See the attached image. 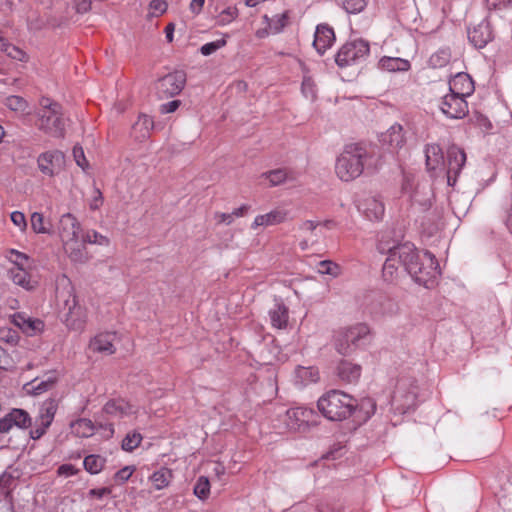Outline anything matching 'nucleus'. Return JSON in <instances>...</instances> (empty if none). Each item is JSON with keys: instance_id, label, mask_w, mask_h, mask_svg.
<instances>
[{"instance_id": "1", "label": "nucleus", "mask_w": 512, "mask_h": 512, "mask_svg": "<svg viewBox=\"0 0 512 512\" xmlns=\"http://www.w3.org/2000/svg\"><path fill=\"white\" fill-rule=\"evenodd\" d=\"M375 166L372 153L364 146L351 144L336 160L335 173L342 181L349 182L358 178L365 168Z\"/></svg>"}, {"instance_id": "2", "label": "nucleus", "mask_w": 512, "mask_h": 512, "mask_svg": "<svg viewBox=\"0 0 512 512\" xmlns=\"http://www.w3.org/2000/svg\"><path fill=\"white\" fill-rule=\"evenodd\" d=\"M35 125L50 137L63 138L65 136V119L62 106L50 98L42 97L36 112Z\"/></svg>"}, {"instance_id": "3", "label": "nucleus", "mask_w": 512, "mask_h": 512, "mask_svg": "<svg viewBox=\"0 0 512 512\" xmlns=\"http://www.w3.org/2000/svg\"><path fill=\"white\" fill-rule=\"evenodd\" d=\"M317 406L327 419L342 421L352 415L357 407V401L342 391L331 390L318 400Z\"/></svg>"}, {"instance_id": "4", "label": "nucleus", "mask_w": 512, "mask_h": 512, "mask_svg": "<svg viewBox=\"0 0 512 512\" xmlns=\"http://www.w3.org/2000/svg\"><path fill=\"white\" fill-rule=\"evenodd\" d=\"M371 333L370 327L365 323L340 327L334 331L333 346L338 353L348 355L352 353L362 341Z\"/></svg>"}, {"instance_id": "5", "label": "nucleus", "mask_w": 512, "mask_h": 512, "mask_svg": "<svg viewBox=\"0 0 512 512\" xmlns=\"http://www.w3.org/2000/svg\"><path fill=\"white\" fill-rule=\"evenodd\" d=\"M406 271L416 282L429 288L441 274L438 258H406Z\"/></svg>"}, {"instance_id": "6", "label": "nucleus", "mask_w": 512, "mask_h": 512, "mask_svg": "<svg viewBox=\"0 0 512 512\" xmlns=\"http://www.w3.org/2000/svg\"><path fill=\"white\" fill-rule=\"evenodd\" d=\"M368 42L358 39L345 43L337 52L335 62L340 68L358 64L369 54Z\"/></svg>"}, {"instance_id": "7", "label": "nucleus", "mask_w": 512, "mask_h": 512, "mask_svg": "<svg viewBox=\"0 0 512 512\" xmlns=\"http://www.w3.org/2000/svg\"><path fill=\"white\" fill-rule=\"evenodd\" d=\"M56 231L64 246H74L79 242L82 227L77 217L67 212L60 216Z\"/></svg>"}, {"instance_id": "8", "label": "nucleus", "mask_w": 512, "mask_h": 512, "mask_svg": "<svg viewBox=\"0 0 512 512\" xmlns=\"http://www.w3.org/2000/svg\"><path fill=\"white\" fill-rule=\"evenodd\" d=\"M445 175L449 186H454L457 178L466 163V154L458 146L448 148L445 158Z\"/></svg>"}, {"instance_id": "9", "label": "nucleus", "mask_w": 512, "mask_h": 512, "mask_svg": "<svg viewBox=\"0 0 512 512\" xmlns=\"http://www.w3.org/2000/svg\"><path fill=\"white\" fill-rule=\"evenodd\" d=\"M37 166L42 174L54 177L64 170L65 155L57 149L45 151L38 156Z\"/></svg>"}, {"instance_id": "10", "label": "nucleus", "mask_w": 512, "mask_h": 512, "mask_svg": "<svg viewBox=\"0 0 512 512\" xmlns=\"http://www.w3.org/2000/svg\"><path fill=\"white\" fill-rule=\"evenodd\" d=\"M286 416V425L289 429L295 431L305 430L307 427L315 425L318 418L313 409L306 407L291 408L287 411Z\"/></svg>"}, {"instance_id": "11", "label": "nucleus", "mask_w": 512, "mask_h": 512, "mask_svg": "<svg viewBox=\"0 0 512 512\" xmlns=\"http://www.w3.org/2000/svg\"><path fill=\"white\" fill-rule=\"evenodd\" d=\"M68 311L65 314L64 323L68 329L83 331L87 322V310L78 304L76 296L70 294L65 301Z\"/></svg>"}, {"instance_id": "12", "label": "nucleus", "mask_w": 512, "mask_h": 512, "mask_svg": "<svg viewBox=\"0 0 512 512\" xmlns=\"http://www.w3.org/2000/svg\"><path fill=\"white\" fill-rule=\"evenodd\" d=\"M439 108L446 117L451 119H462L469 112L466 98L451 92L442 97Z\"/></svg>"}, {"instance_id": "13", "label": "nucleus", "mask_w": 512, "mask_h": 512, "mask_svg": "<svg viewBox=\"0 0 512 512\" xmlns=\"http://www.w3.org/2000/svg\"><path fill=\"white\" fill-rule=\"evenodd\" d=\"M29 260L30 258H20V261L13 262L9 268L11 280L26 290L34 289L38 283L31 273Z\"/></svg>"}, {"instance_id": "14", "label": "nucleus", "mask_w": 512, "mask_h": 512, "mask_svg": "<svg viewBox=\"0 0 512 512\" xmlns=\"http://www.w3.org/2000/svg\"><path fill=\"white\" fill-rule=\"evenodd\" d=\"M186 83V73L182 70L174 71L159 79L157 91L161 97L178 95Z\"/></svg>"}, {"instance_id": "15", "label": "nucleus", "mask_w": 512, "mask_h": 512, "mask_svg": "<svg viewBox=\"0 0 512 512\" xmlns=\"http://www.w3.org/2000/svg\"><path fill=\"white\" fill-rule=\"evenodd\" d=\"M32 418L23 409L14 408L0 419V433L7 434L13 429L24 430L31 426Z\"/></svg>"}, {"instance_id": "16", "label": "nucleus", "mask_w": 512, "mask_h": 512, "mask_svg": "<svg viewBox=\"0 0 512 512\" xmlns=\"http://www.w3.org/2000/svg\"><path fill=\"white\" fill-rule=\"evenodd\" d=\"M424 152L427 171L434 178L444 177L446 162L442 148L438 144H427Z\"/></svg>"}, {"instance_id": "17", "label": "nucleus", "mask_w": 512, "mask_h": 512, "mask_svg": "<svg viewBox=\"0 0 512 512\" xmlns=\"http://www.w3.org/2000/svg\"><path fill=\"white\" fill-rule=\"evenodd\" d=\"M56 411L57 405L52 399L45 401L41 405L35 428L30 431L32 439H39L46 433V430L54 419Z\"/></svg>"}, {"instance_id": "18", "label": "nucleus", "mask_w": 512, "mask_h": 512, "mask_svg": "<svg viewBox=\"0 0 512 512\" xmlns=\"http://www.w3.org/2000/svg\"><path fill=\"white\" fill-rule=\"evenodd\" d=\"M415 245L411 242L398 243L389 234H382L378 251L389 256H411L415 251Z\"/></svg>"}, {"instance_id": "19", "label": "nucleus", "mask_w": 512, "mask_h": 512, "mask_svg": "<svg viewBox=\"0 0 512 512\" xmlns=\"http://www.w3.org/2000/svg\"><path fill=\"white\" fill-rule=\"evenodd\" d=\"M115 340L116 333L101 332L90 339L88 349L93 353L113 355L116 352Z\"/></svg>"}, {"instance_id": "20", "label": "nucleus", "mask_w": 512, "mask_h": 512, "mask_svg": "<svg viewBox=\"0 0 512 512\" xmlns=\"http://www.w3.org/2000/svg\"><path fill=\"white\" fill-rule=\"evenodd\" d=\"M358 210L370 221H381L385 214L383 201L376 196H367L357 205Z\"/></svg>"}, {"instance_id": "21", "label": "nucleus", "mask_w": 512, "mask_h": 512, "mask_svg": "<svg viewBox=\"0 0 512 512\" xmlns=\"http://www.w3.org/2000/svg\"><path fill=\"white\" fill-rule=\"evenodd\" d=\"M103 412L114 418H126L138 413V406L125 399H111L103 406Z\"/></svg>"}, {"instance_id": "22", "label": "nucleus", "mask_w": 512, "mask_h": 512, "mask_svg": "<svg viewBox=\"0 0 512 512\" xmlns=\"http://www.w3.org/2000/svg\"><path fill=\"white\" fill-rule=\"evenodd\" d=\"M11 322L22 330L28 336H34L44 330V322L37 318H32L25 313H15L11 316Z\"/></svg>"}, {"instance_id": "23", "label": "nucleus", "mask_w": 512, "mask_h": 512, "mask_svg": "<svg viewBox=\"0 0 512 512\" xmlns=\"http://www.w3.org/2000/svg\"><path fill=\"white\" fill-rule=\"evenodd\" d=\"M474 89V82L467 73H458L449 81V92L464 98L469 97Z\"/></svg>"}, {"instance_id": "24", "label": "nucleus", "mask_w": 512, "mask_h": 512, "mask_svg": "<svg viewBox=\"0 0 512 512\" xmlns=\"http://www.w3.org/2000/svg\"><path fill=\"white\" fill-rule=\"evenodd\" d=\"M287 218V212L283 209H273L266 214L257 215L252 224V230H258L260 227L274 226L283 223Z\"/></svg>"}, {"instance_id": "25", "label": "nucleus", "mask_w": 512, "mask_h": 512, "mask_svg": "<svg viewBox=\"0 0 512 512\" xmlns=\"http://www.w3.org/2000/svg\"><path fill=\"white\" fill-rule=\"evenodd\" d=\"M58 380L56 371H50L43 376V379H34L25 384L24 389L31 394L39 395L53 388Z\"/></svg>"}, {"instance_id": "26", "label": "nucleus", "mask_w": 512, "mask_h": 512, "mask_svg": "<svg viewBox=\"0 0 512 512\" xmlns=\"http://www.w3.org/2000/svg\"><path fill=\"white\" fill-rule=\"evenodd\" d=\"M335 40L334 30L328 25H318L316 28L313 45L319 54H324Z\"/></svg>"}, {"instance_id": "27", "label": "nucleus", "mask_w": 512, "mask_h": 512, "mask_svg": "<svg viewBox=\"0 0 512 512\" xmlns=\"http://www.w3.org/2000/svg\"><path fill=\"white\" fill-rule=\"evenodd\" d=\"M153 128L154 121L152 117L146 114H140L137 121L132 126L131 134L135 140L142 142L150 137Z\"/></svg>"}, {"instance_id": "28", "label": "nucleus", "mask_w": 512, "mask_h": 512, "mask_svg": "<svg viewBox=\"0 0 512 512\" xmlns=\"http://www.w3.org/2000/svg\"><path fill=\"white\" fill-rule=\"evenodd\" d=\"M468 38L475 47H484L493 38L489 24L484 21L479 23L468 31Z\"/></svg>"}, {"instance_id": "29", "label": "nucleus", "mask_w": 512, "mask_h": 512, "mask_svg": "<svg viewBox=\"0 0 512 512\" xmlns=\"http://www.w3.org/2000/svg\"><path fill=\"white\" fill-rule=\"evenodd\" d=\"M269 317L273 328L285 329L288 326L289 310L283 303H276L269 310Z\"/></svg>"}, {"instance_id": "30", "label": "nucleus", "mask_w": 512, "mask_h": 512, "mask_svg": "<svg viewBox=\"0 0 512 512\" xmlns=\"http://www.w3.org/2000/svg\"><path fill=\"white\" fill-rule=\"evenodd\" d=\"M382 142L388 144L393 150L401 148L405 143L403 127L400 124L392 125L382 135Z\"/></svg>"}, {"instance_id": "31", "label": "nucleus", "mask_w": 512, "mask_h": 512, "mask_svg": "<svg viewBox=\"0 0 512 512\" xmlns=\"http://www.w3.org/2000/svg\"><path fill=\"white\" fill-rule=\"evenodd\" d=\"M361 371L360 365L346 360L341 361L337 367L339 377L347 383L356 382L361 376Z\"/></svg>"}, {"instance_id": "32", "label": "nucleus", "mask_w": 512, "mask_h": 512, "mask_svg": "<svg viewBox=\"0 0 512 512\" xmlns=\"http://www.w3.org/2000/svg\"><path fill=\"white\" fill-rule=\"evenodd\" d=\"M319 379L318 369L315 367L298 366L294 372V382L299 386L316 383Z\"/></svg>"}, {"instance_id": "33", "label": "nucleus", "mask_w": 512, "mask_h": 512, "mask_svg": "<svg viewBox=\"0 0 512 512\" xmlns=\"http://www.w3.org/2000/svg\"><path fill=\"white\" fill-rule=\"evenodd\" d=\"M303 78L301 83V93L304 98L310 102H314L317 99V84L313 76L309 73L307 68L302 65Z\"/></svg>"}, {"instance_id": "34", "label": "nucleus", "mask_w": 512, "mask_h": 512, "mask_svg": "<svg viewBox=\"0 0 512 512\" xmlns=\"http://www.w3.org/2000/svg\"><path fill=\"white\" fill-rule=\"evenodd\" d=\"M173 479V472L167 467H161L155 471L149 480L156 490H162L168 487Z\"/></svg>"}, {"instance_id": "35", "label": "nucleus", "mask_w": 512, "mask_h": 512, "mask_svg": "<svg viewBox=\"0 0 512 512\" xmlns=\"http://www.w3.org/2000/svg\"><path fill=\"white\" fill-rule=\"evenodd\" d=\"M381 69L389 72L408 71L410 62L398 57H382L379 61Z\"/></svg>"}, {"instance_id": "36", "label": "nucleus", "mask_w": 512, "mask_h": 512, "mask_svg": "<svg viewBox=\"0 0 512 512\" xmlns=\"http://www.w3.org/2000/svg\"><path fill=\"white\" fill-rule=\"evenodd\" d=\"M70 427L74 435L82 438H88L95 433V425L86 418H80L72 422Z\"/></svg>"}, {"instance_id": "37", "label": "nucleus", "mask_w": 512, "mask_h": 512, "mask_svg": "<svg viewBox=\"0 0 512 512\" xmlns=\"http://www.w3.org/2000/svg\"><path fill=\"white\" fill-rule=\"evenodd\" d=\"M32 230L37 234H51L52 226L46 222L42 213L34 212L30 217Z\"/></svg>"}, {"instance_id": "38", "label": "nucleus", "mask_w": 512, "mask_h": 512, "mask_svg": "<svg viewBox=\"0 0 512 512\" xmlns=\"http://www.w3.org/2000/svg\"><path fill=\"white\" fill-rule=\"evenodd\" d=\"M105 463V458L94 454L86 456L83 461L85 470L91 474L100 473L103 470Z\"/></svg>"}, {"instance_id": "39", "label": "nucleus", "mask_w": 512, "mask_h": 512, "mask_svg": "<svg viewBox=\"0 0 512 512\" xmlns=\"http://www.w3.org/2000/svg\"><path fill=\"white\" fill-rule=\"evenodd\" d=\"M288 178V172L286 169L278 168L264 172L260 175V179L267 180L270 186H277L284 183Z\"/></svg>"}, {"instance_id": "40", "label": "nucleus", "mask_w": 512, "mask_h": 512, "mask_svg": "<svg viewBox=\"0 0 512 512\" xmlns=\"http://www.w3.org/2000/svg\"><path fill=\"white\" fill-rule=\"evenodd\" d=\"M401 258H386L383 265V277L386 281H393L398 273Z\"/></svg>"}, {"instance_id": "41", "label": "nucleus", "mask_w": 512, "mask_h": 512, "mask_svg": "<svg viewBox=\"0 0 512 512\" xmlns=\"http://www.w3.org/2000/svg\"><path fill=\"white\" fill-rule=\"evenodd\" d=\"M194 494L200 500H206L210 495V482L207 477L200 476L194 486Z\"/></svg>"}, {"instance_id": "42", "label": "nucleus", "mask_w": 512, "mask_h": 512, "mask_svg": "<svg viewBox=\"0 0 512 512\" xmlns=\"http://www.w3.org/2000/svg\"><path fill=\"white\" fill-rule=\"evenodd\" d=\"M82 240L84 243L97 244L99 246H108L110 244L108 237L98 233L95 230H88L82 236Z\"/></svg>"}, {"instance_id": "43", "label": "nucleus", "mask_w": 512, "mask_h": 512, "mask_svg": "<svg viewBox=\"0 0 512 512\" xmlns=\"http://www.w3.org/2000/svg\"><path fill=\"white\" fill-rule=\"evenodd\" d=\"M317 271L321 274H327L336 277L341 273V268L334 261L326 259L319 262L317 266Z\"/></svg>"}, {"instance_id": "44", "label": "nucleus", "mask_w": 512, "mask_h": 512, "mask_svg": "<svg viewBox=\"0 0 512 512\" xmlns=\"http://www.w3.org/2000/svg\"><path fill=\"white\" fill-rule=\"evenodd\" d=\"M142 435L138 432L128 433L122 441V449L127 452H132L142 442Z\"/></svg>"}, {"instance_id": "45", "label": "nucleus", "mask_w": 512, "mask_h": 512, "mask_svg": "<svg viewBox=\"0 0 512 512\" xmlns=\"http://www.w3.org/2000/svg\"><path fill=\"white\" fill-rule=\"evenodd\" d=\"M5 104L10 110L15 112H25L28 108L27 101L23 97L17 95L7 97Z\"/></svg>"}, {"instance_id": "46", "label": "nucleus", "mask_w": 512, "mask_h": 512, "mask_svg": "<svg viewBox=\"0 0 512 512\" xmlns=\"http://www.w3.org/2000/svg\"><path fill=\"white\" fill-rule=\"evenodd\" d=\"M238 16V10L235 7H228L223 10L217 17V24L226 26L234 21Z\"/></svg>"}, {"instance_id": "47", "label": "nucleus", "mask_w": 512, "mask_h": 512, "mask_svg": "<svg viewBox=\"0 0 512 512\" xmlns=\"http://www.w3.org/2000/svg\"><path fill=\"white\" fill-rule=\"evenodd\" d=\"M212 220L214 222L215 227L219 226H230L234 222V218L232 213H225L216 211L213 213Z\"/></svg>"}, {"instance_id": "48", "label": "nucleus", "mask_w": 512, "mask_h": 512, "mask_svg": "<svg viewBox=\"0 0 512 512\" xmlns=\"http://www.w3.org/2000/svg\"><path fill=\"white\" fill-rule=\"evenodd\" d=\"M226 43H227V41L224 38L218 39L213 42L206 43L201 46L200 52L204 56H209V55L213 54L214 52H216L218 49L224 47L226 45Z\"/></svg>"}, {"instance_id": "49", "label": "nucleus", "mask_w": 512, "mask_h": 512, "mask_svg": "<svg viewBox=\"0 0 512 512\" xmlns=\"http://www.w3.org/2000/svg\"><path fill=\"white\" fill-rule=\"evenodd\" d=\"M366 5L367 0H343V8L352 14L361 12Z\"/></svg>"}, {"instance_id": "50", "label": "nucleus", "mask_w": 512, "mask_h": 512, "mask_svg": "<svg viewBox=\"0 0 512 512\" xmlns=\"http://www.w3.org/2000/svg\"><path fill=\"white\" fill-rule=\"evenodd\" d=\"M168 8V4L165 0H152L149 4L150 14L153 17H159L163 15Z\"/></svg>"}, {"instance_id": "51", "label": "nucleus", "mask_w": 512, "mask_h": 512, "mask_svg": "<svg viewBox=\"0 0 512 512\" xmlns=\"http://www.w3.org/2000/svg\"><path fill=\"white\" fill-rule=\"evenodd\" d=\"M287 22L288 18L286 14L277 15L271 19L269 29L274 34L279 33L287 25Z\"/></svg>"}, {"instance_id": "52", "label": "nucleus", "mask_w": 512, "mask_h": 512, "mask_svg": "<svg viewBox=\"0 0 512 512\" xmlns=\"http://www.w3.org/2000/svg\"><path fill=\"white\" fill-rule=\"evenodd\" d=\"M343 506L338 501L322 502L318 506V512H343Z\"/></svg>"}, {"instance_id": "53", "label": "nucleus", "mask_w": 512, "mask_h": 512, "mask_svg": "<svg viewBox=\"0 0 512 512\" xmlns=\"http://www.w3.org/2000/svg\"><path fill=\"white\" fill-rule=\"evenodd\" d=\"M73 157L76 164L81 167L84 171L88 168L89 164L85 157L84 150L81 146H74Z\"/></svg>"}, {"instance_id": "54", "label": "nucleus", "mask_w": 512, "mask_h": 512, "mask_svg": "<svg viewBox=\"0 0 512 512\" xmlns=\"http://www.w3.org/2000/svg\"><path fill=\"white\" fill-rule=\"evenodd\" d=\"M11 221L15 226H17L22 232L27 228V221L24 213L20 211H14L11 213Z\"/></svg>"}, {"instance_id": "55", "label": "nucleus", "mask_w": 512, "mask_h": 512, "mask_svg": "<svg viewBox=\"0 0 512 512\" xmlns=\"http://www.w3.org/2000/svg\"><path fill=\"white\" fill-rule=\"evenodd\" d=\"M13 358L0 346V368L9 370L14 367Z\"/></svg>"}, {"instance_id": "56", "label": "nucleus", "mask_w": 512, "mask_h": 512, "mask_svg": "<svg viewBox=\"0 0 512 512\" xmlns=\"http://www.w3.org/2000/svg\"><path fill=\"white\" fill-rule=\"evenodd\" d=\"M135 471V468L132 467V466H126L122 469H120L116 474H115V480L116 481H119L121 483H124L126 482L134 473Z\"/></svg>"}, {"instance_id": "57", "label": "nucleus", "mask_w": 512, "mask_h": 512, "mask_svg": "<svg viewBox=\"0 0 512 512\" xmlns=\"http://www.w3.org/2000/svg\"><path fill=\"white\" fill-rule=\"evenodd\" d=\"M78 473V469L72 464H63L58 467L57 474L59 476H73Z\"/></svg>"}, {"instance_id": "58", "label": "nucleus", "mask_w": 512, "mask_h": 512, "mask_svg": "<svg viewBox=\"0 0 512 512\" xmlns=\"http://www.w3.org/2000/svg\"><path fill=\"white\" fill-rule=\"evenodd\" d=\"M512 0H485L486 6L489 10L506 8Z\"/></svg>"}, {"instance_id": "59", "label": "nucleus", "mask_w": 512, "mask_h": 512, "mask_svg": "<svg viewBox=\"0 0 512 512\" xmlns=\"http://www.w3.org/2000/svg\"><path fill=\"white\" fill-rule=\"evenodd\" d=\"M94 196L92 197L89 207L91 210H98L103 204V196L99 189L94 190Z\"/></svg>"}, {"instance_id": "60", "label": "nucleus", "mask_w": 512, "mask_h": 512, "mask_svg": "<svg viewBox=\"0 0 512 512\" xmlns=\"http://www.w3.org/2000/svg\"><path fill=\"white\" fill-rule=\"evenodd\" d=\"M180 104L181 102L179 100H173L168 103L162 104L160 106V112L162 114L173 113L179 108Z\"/></svg>"}, {"instance_id": "61", "label": "nucleus", "mask_w": 512, "mask_h": 512, "mask_svg": "<svg viewBox=\"0 0 512 512\" xmlns=\"http://www.w3.org/2000/svg\"><path fill=\"white\" fill-rule=\"evenodd\" d=\"M93 0H74V6L78 13H86L91 9Z\"/></svg>"}, {"instance_id": "62", "label": "nucleus", "mask_w": 512, "mask_h": 512, "mask_svg": "<svg viewBox=\"0 0 512 512\" xmlns=\"http://www.w3.org/2000/svg\"><path fill=\"white\" fill-rule=\"evenodd\" d=\"M27 25L30 30L37 31L43 28L44 21L41 19H33L32 16L28 17Z\"/></svg>"}, {"instance_id": "63", "label": "nucleus", "mask_w": 512, "mask_h": 512, "mask_svg": "<svg viewBox=\"0 0 512 512\" xmlns=\"http://www.w3.org/2000/svg\"><path fill=\"white\" fill-rule=\"evenodd\" d=\"M205 0H192L189 5V9L192 14L198 15L203 9Z\"/></svg>"}, {"instance_id": "64", "label": "nucleus", "mask_w": 512, "mask_h": 512, "mask_svg": "<svg viewBox=\"0 0 512 512\" xmlns=\"http://www.w3.org/2000/svg\"><path fill=\"white\" fill-rule=\"evenodd\" d=\"M405 400L403 403H400V409L406 410L409 409L415 402V394L413 392H409L404 396Z\"/></svg>"}]
</instances>
